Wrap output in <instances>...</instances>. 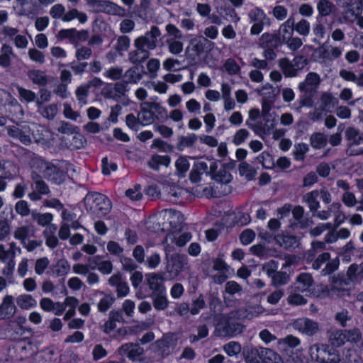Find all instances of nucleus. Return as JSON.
Instances as JSON below:
<instances>
[{
  "instance_id": "1",
  "label": "nucleus",
  "mask_w": 363,
  "mask_h": 363,
  "mask_svg": "<svg viewBox=\"0 0 363 363\" xmlns=\"http://www.w3.org/2000/svg\"><path fill=\"white\" fill-rule=\"evenodd\" d=\"M238 318L236 312H232L229 317L223 315H216L213 318L216 331L220 337L234 336L243 331L244 326L239 323H234L232 319Z\"/></svg>"
},
{
  "instance_id": "2",
  "label": "nucleus",
  "mask_w": 363,
  "mask_h": 363,
  "mask_svg": "<svg viewBox=\"0 0 363 363\" xmlns=\"http://www.w3.org/2000/svg\"><path fill=\"white\" fill-rule=\"evenodd\" d=\"M310 360L307 363H340L338 353L328 345L315 344L309 348Z\"/></svg>"
},
{
  "instance_id": "3",
  "label": "nucleus",
  "mask_w": 363,
  "mask_h": 363,
  "mask_svg": "<svg viewBox=\"0 0 363 363\" xmlns=\"http://www.w3.org/2000/svg\"><path fill=\"white\" fill-rule=\"evenodd\" d=\"M244 356L247 363H284L281 357L273 350L260 348L259 351L251 349L244 350Z\"/></svg>"
},
{
  "instance_id": "4",
  "label": "nucleus",
  "mask_w": 363,
  "mask_h": 363,
  "mask_svg": "<svg viewBox=\"0 0 363 363\" xmlns=\"http://www.w3.org/2000/svg\"><path fill=\"white\" fill-rule=\"evenodd\" d=\"M192 236L189 232H182V230L169 232L163 241L164 250L166 258L169 259L171 253L174 252V247H182L191 239Z\"/></svg>"
},
{
  "instance_id": "5",
  "label": "nucleus",
  "mask_w": 363,
  "mask_h": 363,
  "mask_svg": "<svg viewBox=\"0 0 363 363\" xmlns=\"http://www.w3.org/2000/svg\"><path fill=\"white\" fill-rule=\"evenodd\" d=\"M85 201L90 206V210L97 216H104L111 210V205L109 199L104 194L93 193L88 195Z\"/></svg>"
},
{
  "instance_id": "6",
  "label": "nucleus",
  "mask_w": 363,
  "mask_h": 363,
  "mask_svg": "<svg viewBox=\"0 0 363 363\" xmlns=\"http://www.w3.org/2000/svg\"><path fill=\"white\" fill-rule=\"evenodd\" d=\"M41 168L44 169V175L48 179L57 184H60L65 179V169H67L68 170L69 168H72V166L65 162H61L58 166H56L42 162Z\"/></svg>"
},
{
  "instance_id": "7",
  "label": "nucleus",
  "mask_w": 363,
  "mask_h": 363,
  "mask_svg": "<svg viewBox=\"0 0 363 363\" xmlns=\"http://www.w3.org/2000/svg\"><path fill=\"white\" fill-rule=\"evenodd\" d=\"M160 218L164 220L161 228L162 230L171 232L182 229L184 216L179 211L166 210L160 214Z\"/></svg>"
},
{
  "instance_id": "8",
  "label": "nucleus",
  "mask_w": 363,
  "mask_h": 363,
  "mask_svg": "<svg viewBox=\"0 0 363 363\" xmlns=\"http://www.w3.org/2000/svg\"><path fill=\"white\" fill-rule=\"evenodd\" d=\"M360 272L363 274V264L360 269L357 265H351L347 272V281L345 280L344 284L348 285L350 283L357 281L359 280V274ZM342 283L343 281L342 280H334L333 286L328 292L329 295L331 296H334L335 295L339 296H345V291L339 289V286H342Z\"/></svg>"
},
{
  "instance_id": "9",
  "label": "nucleus",
  "mask_w": 363,
  "mask_h": 363,
  "mask_svg": "<svg viewBox=\"0 0 363 363\" xmlns=\"http://www.w3.org/2000/svg\"><path fill=\"white\" fill-rule=\"evenodd\" d=\"M248 16L253 23L250 28L251 35L259 34L263 30L264 25H270V18L260 8L255 7L250 10Z\"/></svg>"
},
{
  "instance_id": "10",
  "label": "nucleus",
  "mask_w": 363,
  "mask_h": 363,
  "mask_svg": "<svg viewBox=\"0 0 363 363\" xmlns=\"http://www.w3.org/2000/svg\"><path fill=\"white\" fill-rule=\"evenodd\" d=\"M161 35L162 33L159 28L153 26L151 27L150 31L146 32L144 35L135 38L134 41L150 51L157 48L158 38Z\"/></svg>"
},
{
  "instance_id": "11",
  "label": "nucleus",
  "mask_w": 363,
  "mask_h": 363,
  "mask_svg": "<svg viewBox=\"0 0 363 363\" xmlns=\"http://www.w3.org/2000/svg\"><path fill=\"white\" fill-rule=\"evenodd\" d=\"M292 327L300 333L313 336L316 335L319 330V325L317 322L308 318H301L292 323Z\"/></svg>"
},
{
  "instance_id": "12",
  "label": "nucleus",
  "mask_w": 363,
  "mask_h": 363,
  "mask_svg": "<svg viewBox=\"0 0 363 363\" xmlns=\"http://www.w3.org/2000/svg\"><path fill=\"white\" fill-rule=\"evenodd\" d=\"M89 6L96 13L119 15L124 11L122 7L116 4L106 0H94Z\"/></svg>"
},
{
  "instance_id": "13",
  "label": "nucleus",
  "mask_w": 363,
  "mask_h": 363,
  "mask_svg": "<svg viewBox=\"0 0 363 363\" xmlns=\"http://www.w3.org/2000/svg\"><path fill=\"white\" fill-rule=\"evenodd\" d=\"M167 272L170 274L171 277L174 278L177 277L185 269V266L187 264L186 259L177 253H171V256L167 259Z\"/></svg>"
},
{
  "instance_id": "14",
  "label": "nucleus",
  "mask_w": 363,
  "mask_h": 363,
  "mask_svg": "<svg viewBox=\"0 0 363 363\" xmlns=\"http://www.w3.org/2000/svg\"><path fill=\"white\" fill-rule=\"evenodd\" d=\"M320 81L321 79L318 74L311 72L307 74L304 81L298 84V89L300 92L315 94Z\"/></svg>"
},
{
  "instance_id": "15",
  "label": "nucleus",
  "mask_w": 363,
  "mask_h": 363,
  "mask_svg": "<svg viewBox=\"0 0 363 363\" xmlns=\"http://www.w3.org/2000/svg\"><path fill=\"white\" fill-rule=\"evenodd\" d=\"M135 49L128 53V60L134 65H139L146 61L150 55V51L134 41Z\"/></svg>"
},
{
  "instance_id": "16",
  "label": "nucleus",
  "mask_w": 363,
  "mask_h": 363,
  "mask_svg": "<svg viewBox=\"0 0 363 363\" xmlns=\"http://www.w3.org/2000/svg\"><path fill=\"white\" fill-rule=\"evenodd\" d=\"M29 80L39 88L45 87L50 82V77L45 72L40 69H30L27 72Z\"/></svg>"
},
{
  "instance_id": "17",
  "label": "nucleus",
  "mask_w": 363,
  "mask_h": 363,
  "mask_svg": "<svg viewBox=\"0 0 363 363\" xmlns=\"http://www.w3.org/2000/svg\"><path fill=\"white\" fill-rule=\"evenodd\" d=\"M209 174L212 179L221 184H228L232 180L231 174L225 169H220L218 172L216 170L218 168V162L213 160H209Z\"/></svg>"
},
{
  "instance_id": "18",
  "label": "nucleus",
  "mask_w": 363,
  "mask_h": 363,
  "mask_svg": "<svg viewBox=\"0 0 363 363\" xmlns=\"http://www.w3.org/2000/svg\"><path fill=\"white\" fill-rule=\"evenodd\" d=\"M143 349L138 345L125 344L119 349V353L122 356H126L132 361L140 360Z\"/></svg>"
},
{
  "instance_id": "19",
  "label": "nucleus",
  "mask_w": 363,
  "mask_h": 363,
  "mask_svg": "<svg viewBox=\"0 0 363 363\" xmlns=\"http://www.w3.org/2000/svg\"><path fill=\"white\" fill-rule=\"evenodd\" d=\"M190 46L197 56L202 55L206 49H210L213 43L206 37L198 35L190 40Z\"/></svg>"
},
{
  "instance_id": "20",
  "label": "nucleus",
  "mask_w": 363,
  "mask_h": 363,
  "mask_svg": "<svg viewBox=\"0 0 363 363\" xmlns=\"http://www.w3.org/2000/svg\"><path fill=\"white\" fill-rule=\"evenodd\" d=\"M16 311V306L14 303V298L11 295H6L0 306V315L4 318L12 317Z\"/></svg>"
},
{
  "instance_id": "21",
  "label": "nucleus",
  "mask_w": 363,
  "mask_h": 363,
  "mask_svg": "<svg viewBox=\"0 0 363 363\" xmlns=\"http://www.w3.org/2000/svg\"><path fill=\"white\" fill-rule=\"evenodd\" d=\"M247 125L254 130L256 135H269L271 130L274 128V120H266L264 124L262 123H255L250 122V121H246Z\"/></svg>"
},
{
  "instance_id": "22",
  "label": "nucleus",
  "mask_w": 363,
  "mask_h": 363,
  "mask_svg": "<svg viewBox=\"0 0 363 363\" xmlns=\"http://www.w3.org/2000/svg\"><path fill=\"white\" fill-rule=\"evenodd\" d=\"M313 284V279L308 273L301 274L294 285V290L301 293H309Z\"/></svg>"
},
{
  "instance_id": "23",
  "label": "nucleus",
  "mask_w": 363,
  "mask_h": 363,
  "mask_svg": "<svg viewBox=\"0 0 363 363\" xmlns=\"http://www.w3.org/2000/svg\"><path fill=\"white\" fill-rule=\"evenodd\" d=\"M294 31V18L290 16L280 26L278 30L277 35L282 45L293 36Z\"/></svg>"
},
{
  "instance_id": "24",
  "label": "nucleus",
  "mask_w": 363,
  "mask_h": 363,
  "mask_svg": "<svg viewBox=\"0 0 363 363\" xmlns=\"http://www.w3.org/2000/svg\"><path fill=\"white\" fill-rule=\"evenodd\" d=\"M208 164L202 160L196 162L190 174V180L193 183L199 182L203 175L208 174Z\"/></svg>"
},
{
  "instance_id": "25",
  "label": "nucleus",
  "mask_w": 363,
  "mask_h": 363,
  "mask_svg": "<svg viewBox=\"0 0 363 363\" xmlns=\"http://www.w3.org/2000/svg\"><path fill=\"white\" fill-rule=\"evenodd\" d=\"M282 45L277 34L264 33L259 39V45L262 48H275Z\"/></svg>"
},
{
  "instance_id": "26",
  "label": "nucleus",
  "mask_w": 363,
  "mask_h": 363,
  "mask_svg": "<svg viewBox=\"0 0 363 363\" xmlns=\"http://www.w3.org/2000/svg\"><path fill=\"white\" fill-rule=\"evenodd\" d=\"M264 308L259 304L247 306L246 308H241L237 311L238 319H252L264 313Z\"/></svg>"
},
{
  "instance_id": "27",
  "label": "nucleus",
  "mask_w": 363,
  "mask_h": 363,
  "mask_svg": "<svg viewBox=\"0 0 363 363\" xmlns=\"http://www.w3.org/2000/svg\"><path fill=\"white\" fill-rule=\"evenodd\" d=\"M319 51L323 58L333 61L340 58L342 55L343 48L330 45L327 48L323 46L319 48Z\"/></svg>"
},
{
  "instance_id": "28",
  "label": "nucleus",
  "mask_w": 363,
  "mask_h": 363,
  "mask_svg": "<svg viewBox=\"0 0 363 363\" xmlns=\"http://www.w3.org/2000/svg\"><path fill=\"white\" fill-rule=\"evenodd\" d=\"M175 335L173 334H168L164 337L163 339L158 340L156 342V346L158 347L160 354L167 355L169 353V350L173 348L175 345Z\"/></svg>"
},
{
  "instance_id": "29",
  "label": "nucleus",
  "mask_w": 363,
  "mask_h": 363,
  "mask_svg": "<svg viewBox=\"0 0 363 363\" xmlns=\"http://www.w3.org/2000/svg\"><path fill=\"white\" fill-rule=\"evenodd\" d=\"M339 77L348 82H353L358 86L363 87V72L356 74L348 69H341L339 71Z\"/></svg>"
},
{
  "instance_id": "30",
  "label": "nucleus",
  "mask_w": 363,
  "mask_h": 363,
  "mask_svg": "<svg viewBox=\"0 0 363 363\" xmlns=\"http://www.w3.org/2000/svg\"><path fill=\"white\" fill-rule=\"evenodd\" d=\"M0 52V66L4 68L10 67L12 57L15 56L12 47L4 43L1 48Z\"/></svg>"
},
{
  "instance_id": "31",
  "label": "nucleus",
  "mask_w": 363,
  "mask_h": 363,
  "mask_svg": "<svg viewBox=\"0 0 363 363\" xmlns=\"http://www.w3.org/2000/svg\"><path fill=\"white\" fill-rule=\"evenodd\" d=\"M300 344L301 340L299 338L289 335L278 340L277 349L281 352H287L289 348L296 347Z\"/></svg>"
},
{
  "instance_id": "32",
  "label": "nucleus",
  "mask_w": 363,
  "mask_h": 363,
  "mask_svg": "<svg viewBox=\"0 0 363 363\" xmlns=\"http://www.w3.org/2000/svg\"><path fill=\"white\" fill-rule=\"evenodd\" d=\"M152 299L156 310L162 311L168 306L169 301L167 299L166 289L159 292H152Z\"/></svg>"
},
{
  "instance_id": "33",
  "label": "nucleus",
  "mask_w": 363,
  "mask_h": 363,
  "mask_svg": "<svg viewBox=\"0 0 363 363\" xmlns=\"http://www.w3.org/2000/svg\"><path fill=\"white\" fill-rule=\"evenodd\" d=\"M275 240L279 246L286 249L295 248L299 244L298 238L294 235H277Z\"/></svg>"
},
{
  "instance_id": "34",
  "label": "nucleus",
  "mask_w": 363,
  "mask_h": 363,
  "mask_svg": "<svg viewBox=\"0 0 363 363\" xmlns=\"http://www.w3.org/2000/svg\"><path fill=\"white\" fill-rule=\"evenodd\" d=\"M96 267V257H90L88 259L87 264H76L73 266V272L80 275L87 274L90 270H94Z\"/></svg>"
},
{
  "instance_id": "35",
  "label": "nucleus",
  "mask_w": 363,
  "mask_h": 363,
  "mask_svg": "<svg viewBox=\"0 0 363 363\" xmlns=\"http://www.w3.org/2000/svg\"><path fill=\"white\" fill-rule=\"evenodd\" d=\"M144 106L148 107L153 116L157 119L164 118L168 116L166 108L162 107L159 103L145 101Z\"/></svg>"
},
{
  "instance_id": "36",
  "label": "nucleus",
  "mask_w": 363,
  "mask_h": 363,
  "mask_svg": "<svg viewBox=\"0 0 363 363\" xmlns=\"http://www.w3.org/2000/svg\"><path fill=\"white\" fill-rule=\"evenodd\" d=\"M147 284L152 292H159L166 289L162 284V277L156 274L152 273L147 275Z\"/></svg>"
},
{
  "instance_id": "37",
  "label": "nucleus",
  "mask_w": 363,
  "mask_h": 363,
  "mask_svg": "<svg viewBox=\"0 0 363 363\" xmlns=\"http://www.w3.org/2000/svg\"><path fill=\"white\" fill-rule=\"evenodd\" d=\"M279 66L286 77H294L298 74L292 62L286 57L279 60Z\"/></svg>"
},
{
  "instance_id": "38",
  "label": "nucleus",
  "mask_w": 363,
  "mask_h": 363,
  "mask_svg": "<svg viewBox=\"0 0 363 363\" xmlns=\"http://www.w3.org/2000/svg\"><path fill=\"white\" fill-rule=\"evenodd\" d=\"M343 7L344 10L342 15L345 21L353 22L360 14L361 11L359 6L355 8L353 5L347 4L346 6L343 5Z\"/></svg>"
},
{
  "instance_id": "39",
  "label": "nucleus",
  "mask_w": 363,
  "mask_h": 363,
  "mask_svg": "<svg viewBox=\"0 0 363 363\" xmlns=\"http://www.w3.org/2000/svg\"><path fill=\"white\" fill-rule=\"evenodd\" d=\"M38 112L45 118L52 120L57 115L58 111L57 105L52 104L48 106H38Z\"/></svg>"
},
{
  "instance_id": "40",
  "label": "nucleus",
  "mask_w": 363,
  "mask_h": 363,
  "mask_svg": "<svg viewBox=\"0 0 363 363\" xmlns=\"http://www.w3.org/2000/svg\"><path fill=\"white\" fill-rule=\"evenodd\" d=\"M241 288L235 281H231L225 284V294L224 295V301L228 306H233L231 303L230 296L240 292Z\"/></svg>"
},
{
  "instance_id": "41",
  "label": "nucleus",
  "mask_w": 363,
  "mask_h": 363,
  "mask_svg": "<svg viewBox=\"0 0 363 363\" xmlns=\"http://www.w3.org/2000/svg\"><path fill=\"white\" fill-rule=\"evenodd\" d=\"M75 18H77L79 23H84L87 21L88 16L85 13L79 11L76 9H70L62 16L64 22H69Z\"/></svg>"
},
{
  "instance_id": "42",
  "label": "nucleus",
  "mask_w": 363,
  "mask_h": 363,
  "mask_svg": "<svg viewBox=\"0 0 363 363\" xmlns=\"http://www.w3.org/2000/svg\"><path fill=\"white\" fill-rule=\"evenodd\" d=\"M18 306L24 310H28L36 306L37 301L29 294H21L16 298Z\"/></svg>"
},
{
  "instance_id": "43",
  "label": "nucleus",
  "mask_w": 363,
  "mask_h": 363,
  "mask_svg": "<svg viewBox=\"0 0 363 363\" xmlns=\"http://www.w3.org/2000/svg\"><path fill=\"white\" fill-rule=\"evenodd\" d=\"M345 330H337L331 331L328 335L330 343L335 347H340L346 343Z\"/></svg>"
},
{
  "instance_id": "44",
  "label": "nucleus",
  "mask_w": 363,
  "mask_h": 363,
  "mask_svg": "<svg viewBox=\"0 0 363 363\" xmlns=\"http://www.w3.org/2000/svg\"><path fill=\"white\" fill-rule=\"evenodd\" d=\"M16 89L18 93V97L21 102L26 103H36V94L32 90L27 89L19 85L16 86Z\"/></svg>"
},
{
  "instance_id": "45",
  "label": "nucleus",
  "mask_w": 363,
  "mask_h": 363,
  "mask_svg": "<svg viewBox=\"0 0 363 363\" xmlns=\"http://www.w3.org/2000/svg\"><path fill=\"white\" fill-rule=\"evenodd\" d=\"M170 158L167 155H154L152 157L148 162L150 168L155 170H158L160 167H167L170 164Z\"/></svg>"
},
{
  "instance_id": "46",
  "label": "nucleus",
  "mask_w": 363,
  "mask_h": 363,
  "mask_svg": "<svg viewBox=\"0 0 363 363\" xmlns=\"http://www.w3.org/2000/svg\"><path fill=\"white\" fill-rule=\"evenodd\" d=\"M138 116L140 125H143L151 124L155 121V117L153 116L151 111H149L148 107L144 106V102L140 104V111Z\"/></svg>"
},
{
  "instance_id": "47",
  "label": "nucleus",
  "mask_w": 363,
  "mask_h": 363,
  "mask_svg": "<svg viewBox=\"0 0 363 363\" xmlns=\"http://www.w3.org/2000/svg\"><path fill=\"white\" fill-rule=\"evenodd\" d=\"M335 8V5L329 0H319L317 4V10L321 17L329 16Z\"/></svg>"
},
{
  "instance_id": "48",
  "label": "nucleus",
  "mask_w": 363,
  "mask_h": 363,
  "mask_svg": "<svg viewBox=\"0 0 363 363\" xmlns=\"http://www.w3.org/2000/svg\"><path fill=\"white\" fill-rule=\"evenodd\" d=\"M124 77L125 83L137 84L142 79V74L138 72V67H133L125 72Z\"/></svg>"
},
{
  "instance_id": "49",
  "label": "nucleus",
  "mask_w": 363,
  "mask_h": 363,
  "mask_svg": "<svg viewBox=\"0 0 363 363\" xmlns=\"http://www.w3.org/2000/svg\"><path fill=\"white\" fill-rule=\"evenodd\" d=\"M318 197V192L317 191H312L303 196V201L308 203L311 211H315L319 208Z\"/></svg>"
},
{
  "instance_id": "50",
  "label": "nucleus",
  "mask_w": 363,
  "mask_h": 363,
  "mask_svg": "<svg viewBox=\"0 0 363 363\" xmlns=\"http://www.w3.org/2000/svg\"><path fill=\"white\" fill-rule=\"evenodd\" d=\"M57 130L60 133L64 135H78L79 134V128L69 123L62 121L60 123L57 128Z\"/></svg>"
},
{
  "instance_id": "51",
  "label": "nucleus",
  "mask_w": 363,
  "mask_h": 363,
  "mask_svg": "<svg viewBox=\"0 0 363 363\" xmlns=\"http://www.w3.org/2000/svg\"><path fill=\"white\" fill-rule=\"evenodd\" d=\"M294 30L302 36H307L311 30L310 23L304 18H301L296 24L294 22Z\"/></svg>"
},
{
  "instance_id": "52",
  "label": "nucleus",
  "mask_w": 363,
  "mask_h": 363,
  "mask_svg": "<svg viewBox=\"0 0 363 363\" xmlns=\"http://www.w3.org/2000/svg\"><path fill=\"white\" fill-rule=\"evenodd\" d=\"M166 43L169 52L172 55H178L182 52L184 43L180 40L167 39Z\"/></svg>"
},
{
  "instance_id": "53",
  "label": "nucleus",
  "mask_w": 363,
  "mask_h": 363,
  "mask_svg": "<svg viewBox=\"0 0 363 363\" xmlns=\"http://www.w3.org/2000/svg\"><path fill=\"white\" fill-rule=\"evenodd\" d=\"M89 89L85 84L78 86L75 91L77 99L80 106H83L87 104V97Z\"/></svg>"
},
{
  "instance_id": "54",
  "label": "nucleus",
  "mask_w": 363,
  "mask_h": 363,
  "mask_svg": "<svg viewBox=\"0 0 363 363\" xmlns=\"http://www.w3.org/2000/svg\"><path fill=\"white\" fill-rule=\"evenodd\" d=\"M321 105L324 108H333L338 104V99L330 93H324L320 97Z\"/></svg>"
},
{
  "instance_id": "55",
  "label": "nucleus",
  "mask_w": 363,
  "mask_h": 363,
  "mask_svg": "<svg viewBox=\"0 0 363 363\" xmlns=\"http://www.w3.org/2000/svg\"><path fill=\"white\" fill-rule=\"evenodd\" d=\"M66 144L69 143L67 147L70 150L80 149L86 144L85 138H63Z\"/></svg>"
},
{
  "instance_id": "56",
  "label": "nucleus",
  "mask_w": 363,
  "mask_h": 363,
  "mask_svg": "<svg viewBox=\"0 0 363 363\" xmlns=\"http://www.w3.org/2000/svg\"><path fill=\"white\" fill-rule=\"evenodd\" d=\"M345 342L350 345L357 344L362 339V335L358 329L345 330Z\"/></svg>"
},
{
  "instance_id": "57",
  "label": "nucleus",
  "mask_w": 363,
  "mask_h": 363,
  "mask_svg": "<svg viewBox=\"0 0 363 363\" xmlns=\"http://www.w3.org/2000/svg\"><path fill=\"white\" fill-rule=\"evenodd\" d=\"M123 74V69L121 67H111L104 73V76L113 81H116L121 78Z\"/></svg>"
},
{
  "instance_id": "58",
  "label": "nucleus",
  "mask_w": 363,
  "mask_h": 363,
  "mask_svg": "<svg viewBox=\"0 0 363 363\" xmlns=\"http://www.w3.org/2000/svg\"><path fill=\"white\" fill-rule=\"evenodd\" d=\"M223 350L230 357H237L241 352V346L239 343L232 341L224 345Z\"/></svg>"
},
{
  "instance_id": "59",
  "label": "nucleus",
  "mask_w": 363,
  "mask_h": 363,
  "mask_svg": "<svg viewBox=\"0 0 363 363\" xmlns=\"http://www.w3.org/2000/svg\"><path fill=\"white\" fill-rule=\"evenodd\" d=\"M107 251L113 256L121 257L123 253V246L118 242L111 240L106 245Z\"/></svg>"
},
{
  "instance_id": "60",
  "label": "nucleus",
  "mask_w": 363,
  "mask_h": 363,
  "mask_svg": "<svg viewBox=\"0 0 363 363\" xmlns=\"http://www.w3.org/2000/svg\"><path fill=\"white\" fill-rule=\"evenodd\" d=\"M0 260L4 263H8L12 269L15 267L13 257H11V252L5 249L4 245H0Z\"/></svg>"
},
{
  "instance_id": "61",
  "label": "nucleus",
  "mask_w": 363,
  "mask_h": 363,
  "mask_svg": "<svg viewBox=\"0 0 363 363\" xmlns=\"http://www.w3.org/2000/svg\"><path fill=\"white\" fill-rule=\"evenodd\" d=\"M125 195L132 201L140 200L143 197L140 185L135 184L133 187L129 188L126 190Z\"/></svg>"
},
{
  "instance_id": "62",
  "label": "nucleus",
  "mask_w": 363,
  "mask_h": 363,
  "mask_svg": "<svg viewBox=\"0 0 363 363\" xmlns=\"http://www.w3.org/2000/svg\"><path fill=\"white\" fill-rule=\"evenodd\" d=\"M225 71L230 75H235L240 71L239 65L232 58H228L224 63Z\"/></svg>"
},
{
  "instance_id": "63",
  "label": "nucleus",
  "mask_w": 363,
  "mask_h": 363,
  "mask_svg": "<svg viewBox=\"0 0 363 363\" xmlns=\"http://www.w3.org/2000/svg\"><path fill=\"white\" fill-rule=\"evenodd\" d=\"M169 39L182 40L183 38V34L182 31L174 24L169 23L165 27Z\"/></svg>"
},
{
  "instance_id": "64",
  "label": "nucleus",
  "mask_w": 363,
  "mask_h": 363,
  "mask_svg": "<svg viewBox=\"0 0 363 363\" xmlns=\"http://www.w3.org/2000/svg\"><path fill=\"white\" fill-rule=\"evenodd\" d=\"M130 39L127 35H121L117 38L115 49L118 52L126 51L130 47Z\"/></svg>"
}]
</instances>
